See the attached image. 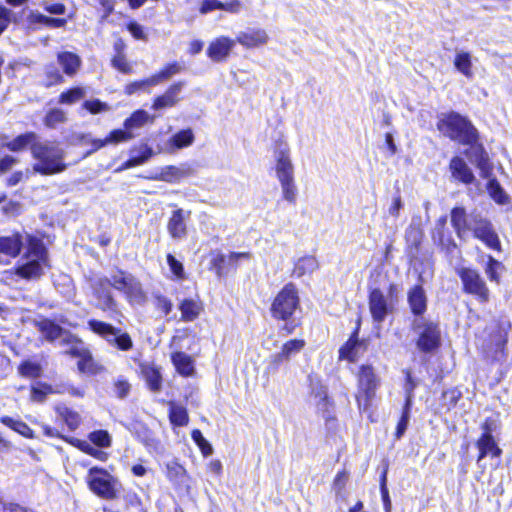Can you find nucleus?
Instances as JSON below:
<instances>
[{"instance_id":"nucleus-30","label":"nucleus","mask_w":512,"mask_h":512,"mask_svg":"<svg viewBox=\"0 0 512 512\" xmlns=\"http://www.w3.org/2000/svg\"><path fill=\"white\" fill-rule=\"evenodd\" d=\"M22 244V237L19 234L0 237V253L16 257L21 250Z\"/></svg>"},{"instance_id":"nucleus-24","label":"nucleus","mask_w":512,"mask_h":512,"mask_svg":"<svg viewBox=\"0 0 512 512\" xmlns=\"http://www.w3.org/2000/svg\"><path fill=\"white\" fill-rule=\"evenodd\" d=\"M451 222L457 235L464 238L470 231L471 215L467 216L464 208H454L451 212Z\"/></svg>"},{"instance_id":"nucleus-62","label":"nucleus","mask_w":512,"mask_h":512,"mask_svg":"<svg viewBox=\"0 0 512 512\" xmlns=\"http://www.w3.org/2000/svg\"><path fill=\"white\" fill-rule=\"evenodd\" d=\"M54 388L50 385H43L41 388L33 387L31 390V400L35 402H43L48 394H53Z\"/></svg>"},{"instance_id":"nucleus-1","label":"nucleus","mask_w":512,"mask_h":512,"mask_svg":"<svg viewBox=\"0 0 512 512\" xmlns=\"http://www.w3.org/2000/svg\"><path fill=\"white\" fill-rule=\"evenodd\" d=\"M34 159L33 172L41 175H53L66 170L65 152L54 142L38 141L31 146Z\"/></svg>"},{"instance_id":"nucleus-48","label":"nucleus","mask_w":512,"mask_h":512,"mask_svg":"<svg viewBox=\"0 0 512 512\" xmlns=\"http://www.w3.org/2000/svg\"><path fill=\"white\" fill-rule=\"evenodd\" d=\"M18 372L26 378H38L42 373V367L39 363L27 360L19 365Z\"/></svg>"},{"instance_id":"nucleus-36","label":"nucleus","mask_w":512,"mask_h":512,"mask_svg":"<svg viewBox=\"0 0 512 512\" xmlns=\"http://www.w3.org/2000/svg\"><path fill=\"white\" fill-rule=\"evenodd\" d=\"M37 139H38V137L34 132H28V133L21 134V135L17 136L12 141L6 142L3 145L6 148H8L9 150L17 152V151L23 150L28 145H30V147H31L33 145V143L38 142Z\"/></svg>"},{"instance_id":"nucleus-13","label":"nucleus","mask_w":512,"mask_h":512,"mask_svg":"<svg viewBox=\"0 0 512 512\" xmlns=\"http://www.w3.org/2000/svg\"><path fill=\"white\" fill-rule=\"evenodd\" d=\"M465 292L476 296L480 301L489 299V290L477 271L463 268L459 272Z\"/></svg>"},{"instance_id":"nucleus-16","label":"nucleus","mask_w":512,"mask_h":512,"mask_svg":"<svg viewBox=\"0 0 512 512\" xmlns=\"http://www.w3.org/2000/svg\"><path fill=\"white\" fill-rule=\"evenodd\" d=\"M469 145L470 148L466 151L467 158L478 167L483 178L491 177L493 165L489 160L488 154L480 145H475L474 143Z\"/></svg>"},{"instance_id":"nucleus-10","label":"nucleus","mask_w":512,"mask_h":512,"mask_svg":"<svg viewBox=\"0 0 512 512\" xmlns=\"http://www.w3.org/2000/svg\"><path fill=\"white\" fill-rule=\"evenodd\" d=\"M88 325L93 332L102 336L109 344L116 346L120 350L127 351L133 346L132 339L127 333H121L119 329L114 328L110 324L98 320H90Z\"/></svg>"},{"instance_id":"nucleus-18","label":"nucleus","mask_w":512,"mask_h":512,"mask_svg":"<svg viewBox=\"0 0 512 512\" xmlns=\"http://www.w3.org/2000/svg\"><path fill=\"white\" fill-rule=\"evenodd\" d=\"M236 41L225 36L213 40L207 49L208 57L214 62H222L227 59L235 46Z\"/></svg>"},{"instance_id":"nucleus-14","label":"nucleus","mask_w":512,"mask_h":512,"mask_svg":"<svg viewBox=\"0 0 512 512\" xmlns=\"http://www.w3.org/2000/svg\"><path fill=\"white\" fill-rule=\"evenodd\" d=\"M191 211L176 209L172 212L168 223L167 231L172 239L183 240L187 236V221L190 219Z\"/></svg>"},{"instance_id":"nucleus-3","label":"nucleus","mask_w":512,"mask_h":512,"mask_svg":"<svg viewBox=\"0 0 512 512\" xmlns=\"http://www.w3.org/2000/svg\"><path fill=\"white\" fill-rule=\"evenodd\" d=\"M28 251L22 257L20 263L15 269V275L25 280L39 279L47 266V250L43 243L30 235H27Z\"/></svg>"},{"instance_id":"nucleus-34","label":"nucleus","mask_w":512,"mask_h":512,"mask_svg":"<svg viewBox=\"0 0 512 512\" xmlns=\"http://www.w3.org/2000/svg\"><path fill=\"white\" fill-rule=\"evenodd\" d=\"M172 362L176 370L183 376H191L194 373L192 358L184 352H176L172 355Z\"/></svg>"},{"instance_id":"nucleus-40","label":"nucleus","mask_w":512,"mask_h":512,"mask_svg":"<svg viewBox=\"0 0 512 512\" xmlns=\"http://www.w3.org/2000/svg\"><path fill=\"white\" fill-rule=\"evenodd\" d=\"M125 296L133 305H143L147 300L146 293L144 292L141 283L136 278H134L130 284Z\"/></svg>"},{"instance_id":"nucleus-44","label":"nucleus","mask_w":512,"mask_h":512,"mask_svg":"<svg viewBox=\"0 0 512 512\" xmlns=\"http://www.w3.org/2000/svg\"><path fill=\"white\" fill-rule=\"evenodd\" d=\"M28 19L33 24L39 23L52 28H61L66 25L65 19L51 18L37 11H32L29 14Z\"/></svg>"},{"instance_id":"nucleus-63","label":"nucleus","mask_w":512,"mask_h":512,"mask_svg":"<svg viewBox=\"0 0 512 512\" xmlns=\"http://www.w3.org/2000/svg\"><path fill=\"white\" fill-rule=\"evenodd\" d=\"M348 481V473L346 471H340L336 474L333 481V490L335 491L336 496H340L345 489V486Z\"/></svg>"},{"instance_id":"nucleus-19","label":"nucleus","mask_w":512,"mask_h":512,"mask_svg":"<svg viewBox=\"0 0 512 512\" xmlns=\"http://www.w3.org/2000/svg\"><path fill=\"white\" fill-rule=\"evenodd\" d=\"M195 173L194 168L188 163L179 166H166L161 169L158 180L168 183H179L182 179L188 178Z\"/></svg>"},{"instance_id":"nucleus-54","label":"nucleus","mask_w":512,"mask_h":512,"mask_svg":"<svg viewBox=\"0 0 512 512\" xmlns=\"http://www.w3.org/2000/svg\"><path fill=\"white\" fill-rule=\"evenodd\" d=\"M155 79L153 76L146 78L144 80L134 81L126 85L125 93L127 95H132L140 90H145L148 87L156 86Z\"/></svg>"},{"instance_id":"nucleus-41","label":"nucleus","mask_w":512,"mask_h":512,"mask_svg":"<svg viewBox=\"0 0 512 512\" xmlns=\"http://www.w3.org/2000/svg\"><path fill=\"white\" fill-rule=\"evenodd\" d=\"M169 419L175 426H186L189 421L187 410L174 402H169Z\"/></svg>"},{"instance_id":"nucleus-51","label":"nucleus","mask_w":512,"mask_h":512,"mask_svg":"<svg viewBox=\"0 0 512 512\" xmlns=\"http://www.w3.org/2000/svg\"><path fill=\"white\" fill-rule=\"evenodd\" d=\"M411 402H412L411 395L409 393L406 398V403H405V407H404L402 416H401V418L398 422L397 428H396V438L397 439L401 438L407 429L409 417H410Z\"/></svg>"},{"instance_id":"nucleus-21","label":"nucleus","mask_w":512,"mask_h":512,"mask_svg":"<svg viewBox=\"0 0 512 512\" xmlns=\"http://www.w3.org/2000/svg\"><path fill=\"white\" fill-rule=\"evenodd\" d=\"M235 41L245 48H256L267 43L268 35L262 29L248 30L240 32Z\"/></svg>"},{"instance_id":"nucleus-46","label":"nucleus","mask_w":512,"mask_h":512,"mask_svg":"<svg viewBox=\"0 0 512 512\" xmlns=\"http://www.w3.org/2000/svg\"><path fill=\"white\" fill-rule=\"evenodd\" d=\"M57 413L70 430H75L79 427L81 423V417L78 412L73 411L68 407H58Z\"/></svg>"},{"instance_id":"nucleus-25","label":"nucleus","mask_w":512,"mask_h":512,"mask_svg":"<svg viewBox=\"0 0 512 512\" xmlns=\"http://www.w3.org/2000/svg\"><path fill=\"white\" fill-rule=\"evenodd\" d=\"M476 446L479 450V456L477 458L478 463L488 455H491L492 457H499L502 453V450L497 446L494 437L488 436V433L481 435L476 442Z\"/></svg>"},{"instance_id":"nucleus-17","label":"nucleus","mask_w":512,"mask_h":512,"mask_svg":"<svg viewBox=\"0 0 512 512\" xmlns=\"http://www.w3.org/2000/svg\"><path fill=\"white\" fill-rule=\"evenodd\" d=\"M108 282V278H98L92 284L94 296L98 301L97 306L104 311L113 310L116 307V302L110 292V284Z\"/></svg>"},{"instance_id":"nucleus-45","label":"nucleus","mask_w":512,"mask_h":512,"mask_svg":"<svg viewBox=\"0 0 512 512\" xmlns=\"http://www.w3.org/2000/svg\"><path fill=\"white\" fill-rule=\"evenodd\" d=\"M487 190L491 198L498 204L508 203L509 197L495 178H488Z\"/></svg>"},{"instance_id":"nucleus-39","label":"nucleus","mask_w":512,"mask_h":512,"mask_svg":"<svg viewBox=\"0 0 512 512\" xmlns=\"http://www.w3.org/2000/svg\"><path fill=\"white\" fill-rule=\"evenodd\" d=\"M0 422L25 438H34L33 430L22 420L9 416L0 417Z\"/></svg>"},{"instance_id":"nucleus-60","label":"nucleus","mask_w":512,"mask_h":512,"mask_svg":"<svg viewBox=\"0 0 512 512\" xmlns=\"http://www.w3.org/2000/svg\"><path fill=\"white\" fill-rule=\"evenodd\" d=\"M134 137L133 133L130 130H113L107 136V141L109 144H117L120 142H127Z\"/></svg>"},{"instance_id":"nucleus-7","label":"nucleus","mask_w":512,"mask_h":512,"mask_svg":"<svg viewBox=\"0 0 512 512\" xmlns=\"http://www.w3.org/2000/svg\"><path fill=\"white\" fill-rule=\"evenodd\" d=\"M86 482L89 489L103 499L110 500L117 497V479L102 468H90Z\"/></svg>"},{"instance_id":"nucleus-43","label":"nucleus","mask_w":512,"mask_h":512,"mask_svg":"<svg viewBox=\"0 0 512 512\" xmlns=\"http://www.w3.org/2000/svg\"><path fill=\"white\" fill-rule=\"evenodd\" d=\"M134 278L135 277H133L131 274H127L123 271H118L115 274H113L111 278L108 279V283L114 289L125 294Z\"/></svg>"},{"instance_id":"nucleus-28","label":"nucleus","mask_w":512,"mask_h":512,"mask_svg":"<svg viewBox=\"0 0 512 512\" xmlns=\"http://www.w3.org/2000/svg\"><path fill=\"white\" fill-rule=\"evenodd\" d=\"M450 170L454 178L465 184H470L474 180V175L471 169L468 167L466 162L459 157H454L451 160Z\"/></svg>"},{"instance_id":"nucleus-61","label":"nucleus","mask_w":512,"mask_h":512,"mask_svg":"<svg viewBox=\"0 0 512 512\" xmlns=\"http://www.w3.org/2000/svg\"><path fill=\"white\" fill-rule=\"evenodd\" d=\"M83 108L88 110L92 114L106 112L110 109L107 103L101 102L98 99L85 101L83 103Z\"/></svg>"},{"instance_id":"nucleus-29","label":"nucleus","mask_w":512,"mask_h":512,"mask_svg":"<svg viewBox=\"0 0 512 512\" xmlns=\"http://www.w3.org/2000/svg\"><path fill=\"white\" fill-rule=\"evenodd\" d=\"M319 268V262L315 256L307 255L300 257L294 265L293 275L301 278L306 275H311Z\"/></svg>"},{"instance_id":"nucleus-37","label":"nucleus","mask_w":512,"mask_h":512,"mask_svg":"<svg viewBox=\"0 0 512 512\" xmlns=\"http://www.w3.org/2000/svg\"><path fill=\"white\" fill-rule=\"evenodd\" d=\"M39 331L48 341H54L60 337L66 339L67 334L63 329L49 320H42L38 323Z\"/></svg>"},{"instance_id":"nucleus-5","label":"nucleus","mask_w":512,"mask_h":512,"mask_svg":"<svg viewBox=\"0 0 512 512\" xmlns=\"http://www.w3.org/2000/svg\"><path fill=\"white\" fill-rule=\"evenodd\" d=\"M300 307V298L296 285L287 283L276 294L271 304L272 317L277 320H288Z\"/></svg>"},{"instance_id":"nucleus-12","label":"nucleus","mask_w":512,"mask_h":512,"mask_svg":"<svg viewBox=\"0 0 512 512\" xmlns=\"http://www.w3.org/2000/svg\"><path fill=\"white\" fill-rule=\"evenodd\" d=\"M306 342L303 339H290L285 342L278 353L273 354L266 367L268 373H275L282 363L290 361L291 358L299 354L305 347Z\"/></svg>"},{"instance_id":"nucleus-22","label":"nucleus","mask_w":512,"mask_h":512,"mask_svg":"<svg viewBox=\"0 0 512 512\" xmlns=\"http://www.w3.org/2000/svg\"><path fill=\"white\" fill-rule=\"evenodd\" d=\"M57 62L62 67L63 72L69 77L76 75L82 64L80 56L69 51L58 53Z\"/></svg>"},{"instance_id":"nucleus-52","label":"nucleus","mask_w":512,"mask_h":512,"mask_svg":"<svg viewBox=\"0 0 512 512\" xmlns=\"http://www.w3.org/2000/svg\"><path fill=\"white\" fill-rule=\"evenodd\" d=\"M89 440L96 446L107 448L111 446V436L106 430H96L89 434Z\"/></svg>"},{"instance_id":"nucleus-2","label":"nucleus","mask_w":512,"mask_h":512,"mask_svg":"<svg viewBox=\"0 0 512 512\" xmlns=\"http://www.w3.org/2000/svg\"><path fill=\"white\" fill-rule=\"evenodd\" d=\"M275 171L280 182L283 199L294 204L297 199V187L294 179V165L290 158V149L286 142H280L274 151Z\"/></svg>"},{"instance_id":"nucleus-35","label":"nucleus","mask_w":512,"mask_h":512,"mask_svg":"<svg viewBox=\"0 0 512 512\" xmlns=\"http://www.w3.org/2000/svg\"><path fill=\"white\" fill-rule=\"evenodd\" d=\"M153 121L154 116L149 115L145 110H137L125 120L124 127L126 130H130L131 132L134 129L143 127L147 123H152Z\"/></svg>"},{"instance_id":"nucleus-31","label":"nucleus","mask_w":512,"mask_h":512,"mask_svg":"<svg viewBox=\"0 0 512 512\" xmlns=\"http://www.w3.org/2000/svg\"><path fill=\"white\" fill-rule=\"evenodd\" d=\"M453 63L458 72L463 74L468 79L473 78V63L470 53L465 51L456 52Z\"/></svg>"},{"instance_id":"nucleus-15","label":"nucleus","mask_w":512,"mask_h":512,"mask_svg":"<svg viewBox=\"0 0 512 512\" xmlns=\"http://www.w3.org/2000/svg\"><path fill=\"white\" fill-rule=\"evenodd\" d=\"M369 309L373 320L377 323H382L392 311V306L388 303L380 289H374L369 295Z\"/></svg>"},{"instance_id":"nucleus-26","label":"nucleus","mask_w":512,"mask_h":512,"mask_svg":"<svg viewBox=\"0 0 512 512\" xmlns=\"http://www.w3.org/2000/svg\"><path fill=\"white\" fill-rule=\"evenodd\" d=\"M182 86V83H176L170 86L163 95L157 97L154 100L152 106L153 109L160 110L174 106L179 100L178 95L182 89Z\"/></svg>"},{"instance_id":"nucleus-50","label":"nucleus","mask_w":512,"mask_h":512,"mask_svg":"<svg viewBox=\"0 0 512 512\" xmlns=\"http://www.w3.org/2000/svg\"><path fill=\"white\" fill-rule=\"evenodd\" d=\"M86 91L82 87H75L61 93L59 102L62 104H73L84 98Z\"/></svg>"},{"instance_id":"nucleus-57","label":"nucleus","mask_w":512,"mask_h":512,"mask_svg":"<svg viewBox=\"0 0 512 512\" xmlns=\"http://www.w3.org/2000/svg\"><path fill=\"white\" fill-rule=\"evenodd\" d=\"M142 153L140 156H135V157H132L130 158L128 161H126L124 164H123V169H129V168H132V167H135V166H138V165H141L143 163H145L147 160L150 159V157L152 156L153 154V151L151 148L147 147V146H144L142 148Z\"/></svg>"},{"instance_id":"nucleus-42","label":"nucleus","mask_w":512,"mask_h":512,"mask_svg":"<svg viewBox=\"0 0 512 512\" xmlns=\"http://www.w3.org/2000/svg\"><path fill=\"white\" fill-rule=\"evenodd\" d=\"M167 478L175 484H184L187 478L186 469L177 462H169L166 464Z\"/></svg>"},{"instance_id":"nucleus-6","label":"nucleus","mask_w":512,"mask_h":512,"mask_svg":"<svg viewBox=\"0 0 512 512\" xmlns=\"http://www.w3.org/2000/svg\"><path fill=\"white\" fill-rule=\"evenodd\" d=\"M379 384L380 379L375 374L372 366L363 365L360 367L358 373V391L356 394V401L360 410L367 411L370 408Z\"/></svg>"},{"instance_id":"nucleus-47","label":"nucleus","mask_w":512,"mask_h":512,"mask_svg":"<svg viewBox=\"0 0 512 512\" xmlns=\"http://www.w3.org/2000/svg\"><path fill=\"white\" fill-rule=\"evenodd\" d=\"M122 48H123L122 43L115 44V49L117 51V54L112 59V66L115 69L119 70L120 72L128 74V73L132 72V67L126 60V58L122 52Z\"/></svg>"},{"instance_id":"nucleus-9","label":"nucleus","mask_w":512,"mask_h":512,"mask_svg":"<svg viewBox=\"0 0 512 512\" xmlns=\"http://www.w3.org/2000/svg\"><path fill=\"white\" fill-rule=\"evenodd\" d=\"M209 257L210 269L215 272L217 277L221 278L229 271H236L240 261L250 260L252 255L250 252H230L225 255L220 250H212Z\"/></svg>"},{"instance_id":"nucleus-8","label":"nucleus","mask_w":512,"mask_h":512,"mask_svg":"<svg viewBox=\"0 0 512 512\" xmlns=\"http://www.w3.org/2000/svg\"><path fill=\"white\" fill-rule=\"evenodd\" d=\"M412 329L417 334L416 345L422 352H431L440 344V330L438 325L423 317L415 318Z\"/></svg>"},{"instance_id":"nucleus-58","label":"nucleus","mask_w":512,"mask_h":512,"mask_svg":"<svg viewBox=\"0 0 512 512\" xmlns=\"http://www.w3.org/2000/svg\"><path fill=\"white\" fill-rule=\"evenodd\" d=\"M181 67L178 63H172L166 66L164 69H162L157 74L153 75V78L155 79L156 84L168 80L173 75L177 74L180 71Z\"/></svg>"},{"instance_id":"nucleus-32","label":"nucleus","mask_w":512,"mask_h":512,"mask_svg":"<svg viewBox=\"0 0 512 512\" xmlns=\"http://www.w3.org/2000/svg\"><path fill=\"white\" fill-rule=\"evenodd\" d=\"M70 353L80 356V360L77 363L80 372L95 375L103 370L101 365L94 362L89 352L78 353L73 349Z\"/></svg>"},{"instance_id":"nucleus-23","label":"nucleus","mask_w":512,"mask_h":512,"mask_svg":"<svg viewBox=\"0 0 512 512\" xmlns=\"http://www.w3.org/2000/svg\"><path fill=\"white\" fill-rule=\"evenodd\" d=\"M408 303L414 315H422L427 308V297L424 289L416 285L408 292Z\"/></svg>"},{"instance_id":"nucleus-38","label":"nucleus","mask_w":512,"mask_h":512,"mask_svg":"<svg viewBox=\"0 0 512 512\" xmlns=\"http://www.w3.org/2000/svg\"><path fill=\"white\" fill-rule=\"evenodd\" d=\"M142 375L151 391H160L162 385V377L160 371L157 368L150 365H144L142 366Z\"/></svg>"},{"instance_id":"nucleus-59","label":"nucleus","mask_w":512,"mask_h":512,"mask_svg":"<svg viewBox=\"0 0 512 512\" xmlns=\"http://www.w3.org/2000/svg\"><path fill=\"white\" fill-rule=\"evenodd\" d=\"M66 114L60 109H53L45 117V125L54 128L58 124L65 122Z\"/></svg>"},{"instance_id":"nucleus-20","label":"nucleus","mask_w":512,"mask_h":512,"mask_svg":"<svg viewBox=\"0 0 512 512\" xmlns=\"http://www.w3.org/2000/svg\"><path fill=\"white\" fill-rule=\"evenodd\" d=\"M367 345L364 340L357 338V331L349 338V340L340 348L339 359L348 360L350 362L356 361L359 356L364 353Z\"/></svg>"},{"instance_id":"nucleus-49","label":"nucleus","mask_w":512,"mask_h":512,"mask_svg":"<svg viewBox=\"0 0 512 512\" xmlns=\"http://www.w3.org/2000/svg\"><path fill=\"white\" fill-rule=\"evenodd\" d=\"M194 141L192 130L187 129L176 133L170 140V143L177 149L190 146Z\"/></svg>"},{"instance_id":"nucleus-56","label":"nucleus","mask_w":512,"mask_h":512,"mask_svg":"<svg viewBox=\"0 0 512 512\" xmlns=\"http://www.w3.org/2000/svg\"><path fill=\"white\" fill-rule=\"evenodd\" d=\"M191 437L193 441L197 444V446L200 448L204 456H208L213 453V448L211 444L204 438L200 430L194 429L191 433Z\"/></svg>"},{"instance_id":"nucleus-64","label":"nucleus","mask_w":512,"mask_h":512,"mask_svg":"<svg viewBox=\"0 0 512 512\" xmlns=\"http://www.w3.org/2000/svg\"><path fill=\"white\" fill-rule=\"evenodd\" d=\"M131 389L130 383L122 378L119 377L114 382V392L119 398H125L128 396Z\"/></svg>"},{"instance_id":"nucleus-55","label":"nucleus","mask_w":512,"mask_h":512,"mask_svg":"<svg viewBox=\"0 0 512 512\" xmlns=\"http://www.w3.org/2000/svg\"><path fill=\"white\" fill-rule=\"evenodd\" d=\"M315 406L317 412L321 414L324 419L328 420L332 416L333 403L329 399L328 394L326 397L316 399Z\"/></svg>"},{"instance_id":"nucleus-27","label":"nucleus","mask_w":512,"mask_h":512,"mask_svg":"<svg viewBox=\"0 0 512 512\" xmlns=\"http://www.w3.org/2000/svg\"><path fill=\"white\" fill-rule=\"evenodd\" d=\"M181 319L185 322L196 320L203 311V304L197 299H184L179 304Z\"/></svg>"},{"instance_id":"nucleus-53","label":"nucleus","mask_w":512,"mask_h":512,"mask_svg":"<svg viewBox=\"0 0 512 512\" xmlns=\"http://www.w3.org/2000/svg\"><path fill=\"white\" fill-rule=\"evenodd\" d=\"M503 270L501 262L495 260L492 256H488V263L485 268V273L491 281L499 282L500 272Z\"/></svg>"},{"instance_id":"nucleus-4","label":"nucleus","mask_w":512,"mask_h":512,"mask_svg":"<svg viewBox=\"0 0 512 512\" xmlns=\"http://www.w3.org/2000/svg\"><path fill=\"white\" fill-rule=\"evenodd\" d=\"M437 128L443 135L461 144H472L477 140V130L472 123L455 112L442 114Z\"/></svg>"},{"instance_id":"nucleus-11","label":"nucleus","mask_w":512,"mask_h":512,"mask_svg":"<svg viewBox=\"0 0 512 512\" xmlns=\"http://www.w3.org/2000/svg\"><path fill=\"white\" fill-rule=\"evenodd\" d=\"M470 231L475 238L481 240L488 248L501 251V243L492 224L479 214H471Z\"/></svg>"},{"instance_id":"nucleus-33","label":"nucleus","mask_w":512,"mask_h":512,"mask_svg":"<svg viewBox=\"0 0 512 512\" xmlns=\"http://www.w3.org/2000/svg\"><path fill=\"white\" fill-rule=\"evenodd\" d=\"M423 238L420 217H413L405 232V239L410 247L418 248Z\"/></svg>"}]
</instances>
